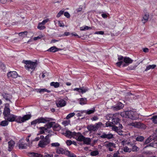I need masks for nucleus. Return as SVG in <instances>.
I'll list each match as a JSON object with an SVG mask.
<instances>
[{"label": "nucleus", "mask_w": 157, "mask_h": 157, "mask_svg": "<svg viewBox=\"0 0 157 157\" xmlns=\"http://www.w3.org/2000/svg\"><path fill=\"white\" fill-rule=\"evenodd\" d=\"M51 136V135L48 134L44 137V136L41 135L40 136V140L39 142L38 146L41 148L45 147L50 143V139L49 138Z\"/></svg>", "instance_id": "obj_1"}, {"label": "nucleus", "mask_w": 157, "mask_h": 157, "mask_svg": "<svg viewBox=\"0 0 157 157\" xmlns=\"http://www.w3.org/2000/svg\"><path fill=\"white\" fill-rule=\"evenodd\" d=\"M24 62L26 64L25 68L29 71L34 70L37 64L36 62H32L30 60L24 61Z\"/></svg>", "instance_id": "obj_2"}, {"label": "nucleus", "mask_w": 157, "mask_h": 157, "mask_svg": "<svg viewBox=\"0 0 157 157\" xmlns=\"http://www.w3.org/2000/svg\"><path fill=\"white\" fill-rule=\"evenodd\" d=\"M121 115L123 117L128 118L132 120H135L136 117L134 113L132 111H126L122 112Z\"/></svg>", "instance_id": "obj_3"}, {"label": "nucleus", "mask_w": 157, "mask_h": 157, "mask_svg": "<svg viewBox=\"0 0 157 157\" xmlns=\"http://www.w3.org/2000/svg\"><path fill=\"white\" fill-rule=\"evenodd\" d=\"M102 125V123L101 122H99L96 124L95 125H90L87 127V129L90 131H97L98 129Z\"/></svg>", "instance_id": "obj_4"}, {"label": "nucleus", "mask_w": 157, "mask_h": 157, "mask_svg": "<svg viewBox=\"0 0 157 157\" xmlns=\"http://www.w3.org/2000/svg\"><path fill=\"white\" fill-rule=\"evenodd\" d=\"M117 115L118 114H113V118L111 120V123L113 124H119V128H122L123 126L121 124H120V122L121 121V120L117 117Z\"/></svg>", "instance_id": "obj_5"}, {"label": "nucleus", "mask_w": 157, "mask_h": 157, "mask_svg": "<svg viewBox=\"0 0 157 157\" xmlns=\"http://www.w3.org/2000/svg\"><path fill=\"white\" fill-rule=\"evenodd\" d=\"M49 120H48L47 118H44L43 117H40L36 119L31 122L32 125L35 124L37 123H45L46 122H48Z\"/></svg>", "instance_id": "obj_6"}, {"label": "nucleus", "mask_w": 157, "mask_h": 157, "mask_svg": "<svg viewBox=\"0 0 157 157\" xmlns=\"http://www.w3.org/2000/svg\"><path fill=\"white\" fill-rule=\"evenodd\" d=\"M31 115L29 114H27L24 115L22 117H19L17 119L16 121L18 122L22 123L27 120L31 118Z\"/></svg>", "instance_id": "obj_7"}, {"label": "nucleus", "mask_w": 157, "mask_h": 157, "mask_svg": "<svg viewBox=\"0 0 157 157\" xmlns=\"http://www.w3.org/2000/svg\"><path fill=\"white\" fill-rule=\"evenodd\" d=\"M130 125L136 128L144 129L146 128L145 125L140 122H132L130 123Z\"/></svg>", "instance_id": "obj_8"}, {"label": "nucleus", "mask_w": 157, "mask_h": 157, "mask_svg": "<svg viewBox=\"0 0 157 157\" xmlns=\"http://www.w3.org/2000/svg\"><path fill=\"white\" fill-rule=\"evenodd\" d=\"M88 89L84 87H81L79 88H76L73 89V90L77 91L79 94L81 93L82 94L86 93V92L88 91Z\"/></svg>", "instance_id": "obj_9"}, {"label": "nucleus", "mask_w": 157, "mask_h": 157, "mask_svg": "<svg viewBox=\"0 0 157 157\" xmlns=\"http://www.w3.org/2000/svg\"><path fill=\"white\" fill-rule=\"evenodd\" d=\"M9 106L8 104H6L4 108L3 114L4 116V117H7V116L10 115V108L8 107Z\"/></svg>", "instance_id": "obj_10"}, {"label": "nucleus", "mask_w": 157, "mask_h": 157, "mask_svg": "<svg viewBox=\"0 0 157 157\" xmlns=\"http://www.w3.org/2000/svg\"><path fill=\"white\" fill-rule=\"evenodd\" d=\"M57 106L59 107H61L64 106L66 104V102L63 99H60L57 100L56 102Z\"/></svg>", "instance_id": "obj_11"}, {"label": "nucleus", "mask_w": 157, "mask_h": 157, "mask_svg": "<svg viewBox=\"0 0 157 157\" xmlns=\"http://www.w3.org/2000/svg\"><path fill=\"white\" fill-rule=\"evenodd\" d=\"M100 137L102 138H107L108 139H110L113 138V135L112 134H106L104 132L100 136Z\"/></svg>", "instance_id": "obj_12"}, {"label": "nucleus", "mask_w": 157, "mask_h": 157, "mask_svg": "<svg viewBox=\"0 0 157 157\" xmlns=\"http://www.w3.org/2000/svg\"><path fill=\"white\" fill-rule=\"evenodd\" d=\"M105 146L108 148V150L110 151H113V148L116 147L115 144L109 142L105 144Z\"/></svg>", "instance_id": "obj_13"}, {"label": "nucleus", "mask_w": 157, "mask_h": 157, "mask_svg": "<svg viewBox=\"0 0 157 157\" xmlns=\"http://www.w3.org/2000/svg\"><path fill=\"white\" fill-rule=\"evenodd\" d=\"M8 150L11 151L13 150L15 144L13 140H11L8 142Z\"/></svg>", "instance_id": "obj_14"}, {"label": "nucleus", "mask_w": 157, "mask_h": 157, "mask_svg": "<svg viewBox=\"0 0 157 157\" xmlns=\"http://www.w3.org/2000/svg\"><path fill=\"white\" fill-rule=\"evenodd\" d=\"M2 95L5 100L11 102L10 100V99L12 98V97L11 95L6 93H2Z\"/></svg>", "instance_id": "obj_15"}, {"label": "nucleus", "mask_w": 157, "mask_h": 157, "mask_svg": "<svg viewBox=\"0 0 157 157\" xmlns=\"http://www.w3.org/2000/svg\"><path fill=\"white\" fill-rule=\"evenodd\" d=\"M7 75L9 78L12 77L13 78H15L17 77L18 74L16 71H12L8 73Z\"/></svg>", "instance_id": "obj_16"}, {"label": "nucleus", "mask_w": 157, "mask_h": 157, "mask_svg": "<svg viewBox=\"0 0 157 157\" xmlns=\"http://www.w3.org/2000/svg\"><path fill=\"white\" fill-rule=\"evenodd\" d=\"M16 117L14 115L12 114L10 115L7 116V117H5V119L7 120L8 121L10 122L13 121H15L16 119Z\"/></svg>", "instance_id": "obj_17"}, {"label": "nucleus", "mask_w": 157, "mask_h": 157, "mask_svg": "<svg viewBox=\"0 0 157 157\" xmlns=\"http://www.w3.org/2000/svg\"><path fill=\"white\" fill-rule=\"evenodd\" d=\"M149 17V14L148 13H147L144 15L141 20L142 22L144 24L147 22L148 20Z\"/></svg>", "instance_id": "obj_18"}, {"label": "nucleus", "mask_w": 157, "mask_h": 157, "mask_svg": "<svg viewBox=\"0 0 157 157\" xmlns=\"http://www.w3.org/2000/svg\"><path fill=\"white\" fill-rule=\"evenodd\" d=\"M56 152L57 153L59 154H63L65 153L67 154V153H69V154H70V153L69 151H66L65 152L64 149H63V148L61 147H59L58 148V149H57Z\"/></svg>", "instance_id": "obj_19"}, {"label": "nucleus", "mask_w": 157, "mask_h": 157, "mask_svg": "<svg viewBox=\"0 0 157 157\" xmlns=\"http://www.w3.org/2000/svg\"><path fill=\"white\" fill-rule=\"evenodd\" d=\"M133 60L132 59L128 57H124V62L125 63H126L128 64H130L132 63Z\"/></svg>", "instance_id": "obj_20"}, {"label": "nucleus", "mask_w": 157, "mask_h": 157, "mask_svg": "<svg viewBox=\"0 0 157 157\" xmlns=\"http://www.w3.org/2000/svg\"><path fill=\"white\" fill-rule=\"evenodd\" d=\"M124 107L123 104L120 102L116 106L113 107L114 110H118L122 109Z\"/></svg>", "instance_id": "obj_21"}, {"label": "nucleus", "mask_w": 157, "mask_h": 157, "mask_svg": "<svg viewBox=\"0 0 157 157\" xmlns=\"http://www.w3.org/2000/svg\"><path fill=\"white\" fill-rule=\"evenodd\" d=\"M116 21L115 20H111L109 22L110 27L112 29H114L116 26Z\"/></svg>", "instance_id": "obj_22"}, {"label": "nucleus", "mask_w": 157, "mask_h": 157, "mask_svg": "<svg viewBox=\"0 0 157 157\" xmlns=\"http://www.w3.org/2000/svg\"><path fill=\"white\" fill-rule=\"evenodd\" d=\"M28 146L27 144L23 143H20L18 144V147L20 149H25Z\"/></svg>", "instance_id": "obj_23"}, {"label": "nucleus", "mask_w": 157, "mask_h": 157, "mask_svg": "<svg viewBox=\"0 0 157 157\" xmlns=\"http://www.w3.org/2000/svg\"><path fill=\"white\" fill-rule=\"evenodd\" d=\"M37 92H39L40 93H44V92H47L48 93L50 92V91L48 90L47 89L45 88H42L40 89H36Z\"/></svg>", "instance_id": "obj_24"}, {"label": "nucleus", "mask_w": 157, "mask_h": 157, "mask_svg": "<svg viewBox=\"0 0 157 157\" xmlns=\"http://www.w3.org/2000/svg\"><path fill=\"white\" fill-rule=\"evenodd\" d=\"M95 109L94 108L90 110L87 111L84 110L82 111V112H81V113H86V114H91L95 112Z\"/></svg>", "instance_id": "obj_25"}, {"label": "nucleus", "mask_w": 157, "mask_h": 157, "mask_svg": "<svg viewBox=\"0 0 157 157\" xmlns=\"http://www.w3.org/2000/svg\"><path fill=\"white\" fill-rule=\"evenodd\" d=\"M87 101L86 98H82L80 99L79 103L81 105H83L86 104Z\"/></svg>", "instance_id": "obj_26"}, {"label": "nucleus", "mask_w": 157, "mask_h": 157, "mask_svg": "<svg viewBox=\"0 0 157 157\" xmlns=\"http://www.w3.org/2000/svg\"><path fill=\"white\" fill-rule=\"evenodd\" d=\"M156 67V65L154 64L148 65L146 67V68L145 69V71H146L151 69H153L155 68Z\"/></svg>", "instance_id": "obj_27"}, {"label": "nucleus", "mask_w": 157, "mask_h": 157, "mask_svg": "<svg viewBox=\"0 0 157 157\" xmlns=\"http://www.w3.org/2000/svg\"><path fill=\"white\" fill-rule=\"evenodd\" d=\"M91 140L90 138L84 137L83 140L84 143L86 144H90L91 142Z\"/></svg>", "instance_id": "obj_28"}, {"label": "nucleus", "mask_w": 157, "mask_h": 157, "mask_svg": "<svg viewBox=\"0 0 157 157\" xmlns=\"http://www.w3.org/2000/svg\"><path fill=\"white\" fill-rule=\"evenodd\" d=\"M55 123V122H51L46 124L44 127H46V128H47V129L50 128L52 126L53 124Z\"/></svg>", "instance_id": "obj_29"}, {"label": "nucleus", "mask_w": 157, "mask_h": 157, "mask_svg": "<svg viewBox=\"0 0 157 157\" xmlns=\"http://www.w3.org/2000/svg\"><path fill=\"white\" fill-rule=\"evenodd\" d=\"M50 85L55 88H57L59 86V83L58 82H52L50 83Z\"/></svg>", "instance_id": "obj_30"}, {"label": "nucleus", "mask_w": 157, "mask_h": 157, "mask_svg": "<svg viewBox=\"0 0 157 157\" xmlns=\"http://www.w3.org/2000/svg\"><path fill=\"white\" fill-rule=\"evenodd\" d=\"M71 132L69 130H67L64 135L66 137L71 138Z\"/></svg>", "instance_id": "obj_31"}, {"label": "nucleus", "mask_w": 157, "mask_h": 157, "mask_svg": "<svg viewBox=\"0 0 157 157\" xmlns=\"http://www.w3.org/2000/svg\"><path fill=\"white\" fill-rule=\"evenodd\" d=\"M30 154L31 155L32 157H42V155L38 153H30Z\"/></svg>", "instance_id": "obj_32"}, {"label": "nucleus", "mask_w": 157, "mask_h": 157, "mask_svg": "<svg viewBox=\"0 0 157 157\" xmlns=\"http://www.w3.org/2000/svg\"><path fill=\"white\" fill-rule=\"evenodd\" d=\"M144 138L142 136H139L136 137V140L137 141L142 142L144 140Z\"/></svg>", "instance_id": "obj_33"}, {"label": "nucleus", "mask_w": 157, "mask_h": 157, "mask_svg": "<svg viewBox=\"0 0 157 157\" xmlns=\"http://www.w3.org/2000/svg\"><path fill=\"white\" fill-rule=\"evenodd\" d=\"M39 129L40 130V134H42L44 132V131L47 130V128L45 127H41L39 128Z\"/></svg>", "instance_id": "obj_34"}, {"label": "nucleus", "mask_w": 157, "mask_h": 157, "mask_svg": "<svg viewBox=\"0 0 157 157\" xmlns=\"http://www.w3.org/2000/svg\"><path fill=\"white\" fill-rule=\"evenodd\" d=\"M99 154V151L98 150H95L91 151L90 153V155L92 156H96Z\"/></svg>", "instance_id": "obj_35"}, {"label": "nucleus", "mask_w": 157, "mask_h": 157, "mask_svg": "<svg viewBox=\"0 0 157 157\" xmlns=\"http://www.w3.org/2000/svg\"><path fill=\"white\" fill-rule=\"evenodd\" d=\"M156 143L154 142L153 143H151L147 145L146 146L144 147V148H146L147 147H148V146L153 147H157V146L156 147Z\"/></svg>", "instance_id": "obj_36"}, {"label": "nucleus", "mask_w": 157, "mask_h": 157, "mask_svg": "<svg viewBox=\"0 0 157 157\" xmlns=\"http://www.w3.org/2000/svg\"><path fill=\"white\" fill-rule=\"evenodd\" d=\"M57 48L55 46H53L51 47L49 49H48V51L50 52H57Z\"/></svg>", "instance_id": "obj_37"}, {"label": "nucleus", "mask_w": 157, "mask_h": 157, "mask_svg": "<svg viewBox=\"0 0 157 157\" xmlns=\"http://www.w3.org/2000/svg\"><path fill=\"white\" fill-rule=\"evenodd\" d=\"M151 119L154 124H157V116H153Z\"/></svg>", "instance_id": "obj_38"}, {"label": "nucleus", "mask_w": 157, "mask_h": 157, "mask_svg": "<svg viewBox=\"0 0 157 157\" xmlns=\"http://www.w3.org/2000/svg\"><path fill=\"white\" fill-rule=\"evenodd\" d=\"M8 124V122L7 121H3L1 122L0 125L3 126H5L7 125Z\"/></svg>", "instance_id": "obj_39"}, {"label": "nucleus", "mask_w": 157, "mask_h": 157, "mask_svg": "<svg viewBox=\"0 0 157 157\" xmlns=\"http://www.w3.org/2000/svg\"><path fill=\"white\" fill-rule=\"evenodd\" d=\"M27 33L28 32L27 31H25L19 33L18 34L20 36H22L23 37H25L27 36Z\"/></svg>", "instance_id": "obj_40"}, {"label": "nucleus", "mask_w": 157, "mask_h": 157, "mask_svg": "<svg viewBox=\"0 0 157 157\" xmlns=\"http://www.w3.org/2000/svg\"><path fill=\"white\" fill-rule=\"evenodd\" d=\"M113 115L108 114L105 116V117L107 120H112L113 118Z\"/></svg>", "instance_id": "obj_41"}, {"label": "nucleus", "mask_w": 157, "mask_h": 157, "mask_svg": "<svg viewBox=\"0 0 157 157\" xmlns=\"http://www.w3.org/2000/svg\"><path fill=\"white\" fill-rule=\"evenodd\" d=\"M132 150L133 152L137 151V149L138 148V147L136 146L134 144H132Z\"/></svg>", "instance_id": "obj_42"}, {"label": "nucleus", "mask_w": 157, "mask_h": 157, "mask_svg": "<svg viewBox=\"0 0 157 157\" xmlns=\"http://www.w3.org/2000/svg\"><path fill=\"white\" fill-rule=\"evenodd\" d=\"M84 137H84L82 135H81L78 137L77 140L78 141H83L84 139Z\"/></svg>", "instance_id": "obj_43"}, {"label": "nucleus", "mask_w": 157, "mask_h": 157, "mask_svg": "<svg viewBox=\"0 0 157 157\" xmlns=\"http://www.w3.org/2000/svg\"><path fill=\"white\" fill-rule=\"evenodd\" d=\"M152 141V139L151 136L148 137L145 141L144 143V144H147Z\"/></svg>", "instance_id": "obj_44"}, {"label": "nucleus", "mask_w": 157, "mask_h": 157, "mask_svg": "<svg viewBox=\"0 0 157 157\" xmlns=\"http://www.w3.org/2000/svg\"><path fill=\"white\" fill-rule=\"evenodd\" d=\"M51 146L52 147H58L60 146V144L57 142L52 143L51 144Z\"/></svg>", "instance_id": "obj_45"}, {"label": "nucleus", "mask_w": 157, "mask_h": 157, "mask_svg": "<svg viewBox=\"0 0 157 157\" xmlns=\"http://www.w3.org/2000/svg\"><path fill=\"white\" fill-rule=\"evenodd\" d=\"M113 157H123L120 156V153L118 151H117L116 153L113 154Z\"/></svg>", "instance_id": "obj_46"}, {"label": "nucleus", "mask_w": 157, "mask_h": 157, "mask_svg": "<svg viewBox=\"0 0 157 157\" xmlns=\"http://www.w3.org/2000/svg\"><path fill=\"white\" fill-rule=\"evenodd\" d=\"M137 66V65L130 66L127 68V70H134L135 69Z\"/></svg>", "instance_id": "obj_47"}, {"label": "nucleus", "mask_w": 157, "mask_h": 157, "mask_svg": "<svg viewBox=\"0 0 157 157\" xmlns=\"http://www.w3.org/2000/svg\"><path fill=\"white\" fill-rule=\"evenodd\" d=\"M75 115V114L74 113H70L66 117V118L67 119H68L74 116Z\"/></svg>", "instance_id": "obj_48"}, {"label": "nucleus", "mask_w": 157, "mask_h": 157, "mask_svg": "<svg viewBox=\"0 0 157 157\" xmlns=\"http://www.w3.org/2000/svg\"><path fill=\"white\" fill-rule=\"evenodd\" d=\"M42 24H40V23L37 26V28L40 30H43L45 28V27L44 26H42Z\"/></svg>", "instance_id": "obj_49"}, {"label": "nucleus", "mask_w": 157, "mask_h": 157, "mask_svg": "<svg viewBox=\"0 0 157 157\" xmlns=\"http://www.w3.org/2000/svg\"><path fill=\"white\" fill-rule=\"evenodd\" d=\"M124 151L125 152H130L131 151V149L127 147H125L124 148Z\"/></svg>", "instance_id": "obj_50"}, {"label": "nucleus", "mask_w": 157, "mask_h": 157, "mask_svg": "<svg viewBox=\"0 0 157 157\" xmlns=\"http://www.w3.org/2000/svg\"><path fill=\"white\" fill-rule=\"evenodd\" d=\"M63 13L64 11L62 10L60 11L57 14L56 17H59L62 15H63Z\"/></svg>", "instance_id": "obj_51"}, {"label": "nucleus", "mask_w": 157, "mask_h": 157, "mask_svg": "<svg viewBox=\"0 0 157 157\" xmlns=\"http://www.w3.org/2000/svg\"><path fill=\"white\" fill-rule=\"evenodd\" d=\"M91 28L89 27L88 26H86L83 28L82 27H81L80 29V30L81 31H84L85 30H88L89 29H91Z\"/></svg>", "instance_id": "obj_52"}, {"label": "nucleus", "mask_w": 157, "mask_h": 157, "mask_svg": "<svg viewBox=\"0 0 157 157\" xmlns=\"http://www.w3.org/2000/svg\"><path fill=\"white\" fill-rule=\"evenodd\" d=\"M49 21L48 19H47L45 20H44L42 22L40 23V24H42V25H45Z\"/></svg>", "instance_id": "obj_53"}, {"label": "nucleus", "mask_w": 157, "mask_h": 157, "mask_svg": "<svg viewBox=\"0 0 157 157\" xmlns=\"http://www.w3.org/2000/svg\"><path fill=\"white\" fill-rule=\"evenodd\" d=\"M44 36L42 35H40L39 36H38L36 37H34L33 38V40H37L38 39H40L41 38H42Z\"/></svg>", "instance_id": "obj_54"}, {"label": "nucleus", "mask_w": 157, "mask_h": 157, "mask_svg": "<svg viewBox=\"0 0 157 157\" xmlns=\"http://www.w3.org/2000/svg\"><path fill=\"white\" fill-rule=\"evenodd\" d=\"M113 127L112 129L113 130L117 132L119 130V129H118V128L116 126H112Z\"/></svg>", "instance_id": "obj_55"}, {"label": "nucleus", "mask_w": 157, "mask_h": 157, "mask_svg": "<svg viewBox=\"0 0 157 157\" xmlns=\"http://www.w3.org/2000/svg\"><path fill=\"white\" fill-rule=\"evenodd\" d=\"M104 33V32L103 31H97L95 33V34L103 35Z\"/></svg>", "instance_id": "obj_56"}, {"label": "nucleus", "mask_w": 157, "mask_h": 157, "mask_svg": "<svg viewBox=\"0 0 157 157\" xmlns=\"http://www.w3.org/2000/svg\"><path fill=\"white\" fill-rule=\"evenodd\" d=\"M64 15L67 18H69L70 17V15L69 13L68 12H65L64 13Z\"/></svg>", "instance_id": "obj_57"}, {"label": "nucleus", "mask_w": 157, "mask_h": 157, "mask_svg": "<svg viewBox=\"0 0 157 157\" xmlns=\"http://www.w3.org/2000/svg\"><path fill=\"white\" fill-rule=\"evenodd\" d=\"M124 57L121 56H118V59L119 61H121V60H124Z\"/></svg>", "instance_id": "obj_58"}, {"label": "nucleus", "mask_w": 157, "mask_h": 157, "mask_svg": "<svg viewBox=\"0 0 157 157\" xmlns=\"http://www.w3.org/2000/svg\"><path fill=\"white\" fill-rule=\"evenodd\" d=\"M66 143L68 146H70L72 144V142L71 140H67L66 142Z\"/></svg>", "instance_id": "obj_59"}, {"label": "nucleus", "mask_w": 157, "mask_h": 157, "mask_svg": "<svg viewBox=\"0 0 157 157\" xmlns=\"http://www.w3.org/2000/svg\"><path fill=\"white\" fill-rule=\"evenodd\" d=\"M123 62L122 61H120L116 63V65L117 66L119 67H120L121 64H122Z\"/></svg>", "instance_id": "obj_60"}, {"label": "nucleus", "mask_w": 157, "mask_h": 157, "mask_svg": "<svg viewBox=\"0 0 157 157\" xmlns=\"http://www.w3.org/2000/svg\"><path fill=\"white\" fill-rule=\"evenodd\" d=\"M58 24H59V25L60 27H64V23H63L61 22L60 21H58Z\"/></svg>", "instance_id": "obj_61"}, {"label": "nucleus", "mask_w": 157, "mask_h": 157, "mask_svg": "<svg viewBox=\"0 0 157 157\" xmlns=\"http://www.w3.org/2000/svg\"><path fill=\"white\" fill-rule=\"evenodd\" d=\"M112 123H111V122H107L106 124V126H107V127H108V126H112Z\"/></svg>", "instance_id": "obj_62"}, {"label": "nucleus", "mask_w": 157, "mask_h": 157, "mask_svg": "<svg viewBox=\"0 0 157 157\" xmlns=\"http://www.w3.org/2000/svg\"><path fill=\"white\" fill-rule=\"evenodd\" d=\"M101 16L104 18H106L107 17V15L106 13L102 14Z\"/></svg>", "instance_id": "obj_63"}, {"label": "nucleus", "mask_w": 157, "mask_h": 157, "mask_svg": "<svg viewBox=\"0 0 157 157\" xmlns=\"http://www.w3.org/2000/svg\"><path fill=\"white\" fill-rule=\"evenodd\" d=\"M44 157H53V155L52 154H47L45 155Z\"/></svg>", "instance_id": "obj_64"}]
</instances>
